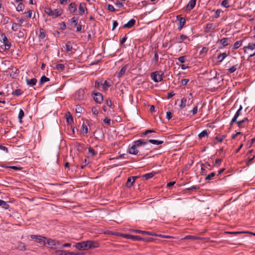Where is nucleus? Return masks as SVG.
Here are the masks:
<instances>
[{"mask_svg":"<svg viewBox=\"0 0 255 255\" xmlns=\"http://www.w3.org/2000/svg\"><path fill=\"white\" fill-rule=\"evenodd\" d=\"M146 141H143L142 139H138L134 141L133 144L128 148V152L131 154L134 155H142L140 154L138 148L147 144Z\"/></svg>","mask_w":255,"mask_h":255,"instance_id":"1","label":"nucleus"},{"mask_svg":"<svg viewBox=\"0 0 255 255\" xmlns=\"http://www.w3.org/2000/svg\"><path fill=\"white\" fill-rule=\"evenodd\" d=\"M98 244L94 241H87L76 243L75 247L79 250H88L90 249L97 248Z\"/></svg>","mask_w":255,"mask_h":255,"instance_id":"2","label":"nucleus"},{"mask_svg":"<svg viewBox=\"0 0 255 255\" xmlns=\"http://www.w3.org/2000/svg\"><path fill=\"white\" fill-rule=\"evenodd\" d=\"M44 11L46 14L52 16V18L57 17L60 16L63 13L62 10H59L58 8L52 9L49 7H46Z\"/></svg>","mask_w":255,"mask_h":255,"instance_id":"3","label":"nucleus"},{"mask_svg":"<svg viewBox=\"0 0 255 255\" xmlns=\"http://www.w3.org/2000/svg\"><path fill=\"white\" fill-rule=\"evenodd\" d=\"M244 51L251 57L255 55V43H249L248 45L244 47Z\"/></svg>","mask_w":255,"mask_h":255,"instance_id":"4","label":"nucleus"},{"mask_svg":"<svg viewBox=\"0 0 255 255\" xmlns=\"http://www.w3.org/2000/svg\"><path fill=\"white\" fill-rule=\"evenodd\" d=\"M163 73L162 71H155L151 73V78L155 82H160L163 80Z\"/></svg>","mask_w":255,"mask_h":255,"instance_id":"5","label":"nucleus"},{"mask_svg":"<svg viewBox=\"0 0 255 255\" xmlns=\"http://www.w3.org/2000/svg\"><path fill=\"white\" fill-rule=\"evenodd\" d=\"M125 237L127 239H131L133 241H151L153 240L152 238H143L139 236H134L129 234H125Z\"/></svg>","mask_w":255,"mask_h":255,"instance_id":"6","label":"nucleus"},{"mask_svg":"<svg viewBox=\"0 0 255 255\" xmlns=\"http://www.w3.org/2000/svg\"><path fill=\"white\" fill-rule=\"evenodd\" d=\"M1 36L2 39L0 40V41L3 43L4 49L5 50L9 49L11 45L10 42L8 41L7 37L5 36L4 33H1Z\"/></svg>","mask_w":255,"mask_h":255,"instance_id":"7","label":"nucleus"},{"mask_svg":"<svg viewBox=\"0 0 255 255\" xmlns=\"http://www.w3.org/2000/svg\"><path fill=\"white\" fill-rule=\"evenodd\" d=\"M75 99L79 101H82L86 98L85 92L84 90L80 89L78 90L75 94Z\"/></svg>","mask_w":255,"mask_h":255,"instance_id":"8","label":"nucleus"},{"mask_svg":"<svg viewBox=\"0 0 255 255\" xmlns=\"http://www.w3.org/2000/svg\"><path fill=\"white\" fill-rule=\"evenodd\" d=\"M8 70H11L12 72L10 73V76L13 79L16 78L19 73V70L14 66H11L8 68Z\"/></svg>","mask_w":255,"mask_h":255,"instance_id":"9","label":"nucleus"},{"mask_svg":"<svg viewBox=\"0 0 255 255\" xmlns=\"http://www.w3.org/2000/svg\"><path fill=\"white\" fill-rule=\"evenodd\" d=\"M93 99L94 101L98 104H101L103 101V97L101 93L96 92L94 93Z\"/></svg>","mask_w":255,"mask_h":255,"instance_id":"10","label":"nucleus"},{"mask_svg":"<svg viewBox=\"0 0 255 255\" xmlns=\"http://www.w3.org/2000/svg\"><path fill=\"white\" fill-rule=\"evenodd\" d=\"M30 238L31 239L35 240L36 242L40 244H43L44 245L45 244V240L46 238L42 237L40 236L31 235L30 236Z\"/></svg>","mask_w":255,"mask_h":255,"instance_id":"11","label":"nucleus"},{"mask_svg":"<svg viewBox=\"0 0 255 255\" xmlns=\"http://www.w3.org/2000/svg\"><path fill=\"white\" fill-rule=\"evenodd\" d=\"M176 39H177V42L180 43H181V42L184 41V43L186 44H189V42L190 41V39L188 38V37L184 34L181 35L180 37H179L178 38H177Z\"/></svg>","mask_w":255,"mask_h":255,"instance_id":"12","label":"nucleus"},{"mask_svg":"<svg viewBox=\"0 0 255 255\" xmlns=\"http://www.w3.org/2000/svg\"><path fill=\"white\" fill-rule=\"evenodd\" d=\"M85 10L87 13L88 8L86 6V3L85 2L80 3L79 6V14L80 15H82L85 12Z\"/></svg>","mask_w":255,"mask_h":255,"instance_id":"13","label":"nucleus"},{"mask_svg":"<svg viewBox=\"0 0 255 255\" xmlns=\"http://www.w3.org/2000/svg\"><path fill=\"white\" fill-rule=\"evenodd\" d=\"M242 64H236L233 65L232 67L227 70V74H230L235 72L237 69H239L241 68Z\"/></svg>","mask_w":255,"mask_h":255,"instance_id":"14","label":"nucleus"},{"mask_svg":"<svg viewBox=\"0 0 255 255\" xmlns=\"http://www.w3.org/2000/svg\"><path fill=\"white\" fill-rule=\"evenodd\" d=\"M46 36V33L45 30L42 28H39V34L38 35V38L39 41L43 40Z\"/></svg>","mask_w":255,"mask_h":255,"instance_id":"15","label":"nucleus"},{"mask_svg":"<svg viewBox=\"0 0 255 255\" xmlns=\"http://www.w3.org/2000/svg\"><path fill=\"white\" fill-rule=\"evenodd\" d=\"M37 80L36 78H32L31 79H29L28 78L26 79V82L28 86L30 87H33L36 85Z\"/></svg>","mask_w":255,"mask_h":255,"instance_id":"16","label":"nucleus"},{"mask_svg":"<svg viewBox=\"0 0 255 255\" xmlns=\"http://www.w3.org/2000/svg\"><path fill=\"white\" fill-rule=\"evenodd\" d=\"M229 41H231L229 38H223L220 40L219 42L222 46L221 48L228 46L229 44L228 42Z\"/></svg>","mask_w":255,"mask_h":255,"instance_id":"17","label":"nucleus"},{"mask_svg":"<svg viewBox=\"0 0 255 255\" xmlns=\"http://www.w3.org/2000/svg\"><path fill=\"white\" fill-rule=\"evenodd\" d=\"M196 0H190L186 6V10H190L193 9L196 4Z\"/></svg>","mask_w":255,"mask_h":255,"instance_id":"18","label":"nucleus"},{"mask_svg":"<svg viewBox=\"0 0 255 255\" xmlns=\"http://www.w3.org/2000/svg\"><path fill=\"white\" fill-rule=\"evenodd\" d=\"M215 28L214 24L212 23H208L206 24V26L204 29V32L206 33H209L211 30Z\"/></svg>","mask_w":255,"mask_h":255,"instance_id":"19","label":"nucleus"},{"mask_svg":"<svg viewBox=\"0 0 255 255\" xmlns=\"http://www.w3.org/2000/svg\"><path fill=\"white\" fill-rule=\"evenodd\" d=\"M135 23V20L133 19H130L128 22L124 25V28H130L134 26Z\"/></svg>","mask_w":255,"mask_h":255,"instance_id":"20","label":"nucleus"},{"mask_svg":"<svg viewBox=\"0 0 255 255\" xmlns=\"http://www.w3.org/2000/svg\"><path fill=\"white\" fill-rule=\"evenodd\" d=\"M47 244L51 248H53L54 247H55V248H56V246L57 244H58V242H56L54 240L48 239L47 240Z\"/></svg>","mask_w":255,"mask_h":255,"instance_id":"21","label":"nucleus"},{"mask_svg":"<svg viewBox=\"0 0 255 255\" xmlns=\"http://www.w3.org/2000/svg\"><path fill=\"white\" fill-rule=\"evenodd\" d=\"M178 17H180L179 20V26L178 27V29L179 30H180L184 26L185 22H186V20H185V18L184 17H180V15H178L177 16V18H178Z\"/></svg>","mask_w":255,"mask_h":255,"instance_id":"22","label":"nucleus"},{"mask_svg":"<svg viewBox=\"0 0 255 255\" xmlns=\"http://www.w3.org/2000/svg\"><path fill=\"white\" fill-rule=\"evenodd\" d=\"M77 9V5L75 2H71L68 6V10L70 13L74 12Z\"/></svg>","mask_w":255,"mask_h":255,"instance_id":"23","label":"nucleus"},{"mask_svg":"<svg viewBox=\"0 0 255 255\" xmlns=\"http://www.w3.org/2000/svg\"><path fill=\"white\" fill-rule=\"evenodd\" d=\"M128 68V65H126L124 66L120 71L118 74V77L121 78L126 73V71Z\"/></svg>","mask_w":255,"mask_h":255,"instance_id":"24","label":"nucleus"},{"mask_svg":"<svg viewBox=\"0 0 255 255\" xmlns=\"http://www.w3.org/2000/svg\"><path fill=\"white\" fill-rule=\"evenodd\" d=\"M135 232L144 234V235L146 234V235H151V236H157V235L156 234L153 233H152L150 232H147V231L136 230H135Z\"/></svg>","mask_w":255,"mask_h":255,"instance_id":"25","label":"nucleus"},{"mask_svg":"<svg viewBox=\"0 0 255 255\" xmlns=\"http://www.w3.org/2000/svg\"><path fill=\"white\" fill-rule=\"evenodd\" d=\"M249 121V119L248 118H245L243 120H242V121H238L237 122V124H238V126L240 128H244L245 127V126L244 125V124H245V123L247 121Z\"/></svg>","mask_w":255,"mask_h":255,"instance_id":"26","label":"nucleus"},{"mask_svg":"<svg viewBox=\"0 0 255 255\" xmlns=\"http://www.w3.org/2000/svg\"><path fill=\"white\" fill-rule=\"evenodd\" d=\"M228 56V54L226 53H220L218 55L217 59L218 60V62L221 63L223 61V60Z\"/></svg>","mask_w":255,"mask_h":255,"instance_id":"27","label":"nucleus"},{"mask_svg":"<svg viewBox=\"0 0 255 255\" xmlns=\"http://www.w3.org/2000/svg\"><path fill=\"white\" fill-rule=\"evenodd\" d=\"M159 61V56L157 51H155L154 53V57L152 60V62L154 64V65H157L158 64Z\"/></svg>","mask_w":255,"mask_h":255,"instance_id":"28","label":"nucleus"},{"mask_svg":"<svg viewBox=\"0 0 255 255\" xmlns=\"http://www.w3.org/2000/svg\"><path fill=\"white\" fill-rule=\"evenodd\" d=\"M66 116L67 123L68 124H72L73 123V119L71 114L69 112H68L67 114H66Z\"/></svg>","mask_w":255,"mask_h":255,"instance_id":"29","label":"nucleus"},{"mask_svg":"<svg viewBox=\"0 0 255 255\" xmlns=\"http://www.w3.org/2000/svg\"><path fill=\"white\" fill-rule=\"evenodd\" d=\"M155 173L153 172L148 173L143 175H142V177L144 180H148L150 178L153 177Z\"/></svg>","mask_w":255,"mask_h":255,"instance_id":"30","label":"nucleus"},{"mask_svg":"<svg viewBox=\"0 0 255 255\" xmlns=\"http://www.w3.org/2000/svg\"><path fill=\"white\" fill-rule=\"evenodd\" d=\"M0 206H1L5 209H8L9 207V205L4 201L0 199Z\"/></svg>","mask_w":255,"mask_h":255,"instance_id":"31","label":"nucleus"},{"mask_svg":"<svg viewBox=\"0 0 255 255\" xmlns=\"http://www.w3.org/2000/svg\"><path fill=\"white\" fill-rule=\"evenodd\" d=\"M54 69L62 71L65 69V65L63 64H57Z\"/></svg>","mask_w":255,"mask_h":255,"instance_id":"32","label":"nucleus"},{"mask_svg":"<svg viewBox=\"0 0 255 255\" xmlns=\"http://www.w3.org/2000/svg\"><path fill=\"white\" fill-rule=\"evenodd\" d=\"M17 249L20 251H24L26 250V247L25 245L21 242H20L17 247Z\"/></svg>","mask_w":255,"mask_h":255,"instance_id":"33","label":"nucleus"},{"mask_svg":"<svg viewBox=\"0 0 255 255\" xmlns=\"http://www.w3.org/2000/svg\"><path fill=\"white\" fill-rule=\"evenodd\" d=\"M243 42V40H239V41H236L233 45V49H237L239 48L242 45Z\"/></svg>","mask_w":255,"mask_h":255,"instance_id":"34","label":"nucleus"},{"mask_svg":"<svg viewBox=\"0 0 255 255\" xmlns=\"http://www.w3.org/2000/svg\"><path fill=\"white\" fill-rule=\"evenodd\" d=\"M227 234H234V235H236V234H244V233H249V234H251L254 236H255V233H252V232H225Z\"/></svg>","mask_w":255,"mask_h":255,"instance_id":"35","label":"nucleus"},{"mask_svg":"<svg viewBox=\"0 0 255 255\" xmlns=\"http://www.w3.org/2000/svg\"><path fill=\"white\" fill-rule=\"evenodd\" d=\"M148 141L153 144H160L163 143V141L162 140H155V139H149Z\"/></svg>","mask_w":255,"mask_h":255,"instance_id":"36","label":"nucleus"},{"mask_svg":"<svg viewBox=\"0 0 255 255\" xmlns=\"http://www.w3.org/2000/svg\"><path fill=\"white\" fill-rule=\"evenodd\" d=\"M49 80V78H47L45 76H42L40 80V84L43 85L44 83L48 82Z\"/></svg>","mask_w":255,"mask_h":255,"instance_id":"37","label":"nucleus"},{"mask_svg":"<svg viewBox=\"0 0 255 255\" xmlns=\"http://www.w3.org/2000/svg\"><path fill=\"white\" fill-rule=\"evenodd\" d=\"M208 136V133L207 130H204L201 131L199 134L198 137L199 138H202V137H204L205 136Z\"/></svg>","mask_w":255,"mask_h":255,"instance_id":"38","label":"nucleus"},{"mask_svg":"<svg viewBox=\"0 0 255 255\" xmlns=\"http://www.w3.org/2000/svg\"><path fill=\"white\" fill-rule=\"evenodd\" d=\"M223 11L221 9H217L215 14L213 15V17L215 18H217L220 17L221 13H223Z\"/></svg>","mask_w":255,"mask_h":255,"instance_id":"39","label":"nucleus"},{"mask_svg":"<svg viewBox=\"0 0 255 255\" xmlns=\"http://www.w3.org/2000/svg\"><path fill=\"white\" fill-rule=\"evenodd\" d=\"M101 85L103 86V89L104 90H107L108 87L111 86V84L107 80H105L103 83H101Z\"/></svg>","mask_w":255,"mask_h":255,"instance_id":"40","label":"nucleus"},{"mask_svg":"<svg viewBox=\"0 0 255 255\" xmlns=\"http://www.w3.org/2000/svg\"><path fill=\"white\" fill-rule=\"evenodd\" d=\"M24 116V113L22 109H20L19 114H18V119L19 120V123H22V119Z\"/></svg>","mask_w":255,"mask_h":255,"instance_id":"41","label":"nucleus"},{"mask_svg":"<svg viewBox=\"0 0 255 255\" xmlns=\"http://www.w3.org/2000/svg\"><path fill=\"white\" fill-rule=\"evenodd\" d=\"M22 93L23 91L21 90L18 89L13 91L12 94L16 96H19L21 95L22 94Z\"/></svg>","mask_w":255,"mask_h":255,"instance_id":"42","label":"nucleus"},{"mask_svg":"<svg viewBox=\"0 0 255 255\" xmlns=\"http://www.w3.org/2000/svg\"><path fill=\"white\" fill-rule=\"evenodd\" d=\"M186 102H187V99L186 98H183L181 100V104L180 105V107L181 108H184L185 107L186 105Z\"/></svg>","mask_w":255,"mask_h":255,"instance_id":"43","label":"nucleus"},{"mask_svg":"<svg viewBox=\"0 0 255 255\" xmlns=\"http://www.w3.org/2000/svg\"><path fill=\"white\" fill-rule=\"evenodd\" d=\"M24 8V5L22 2H20L16 7L17 11H22Z\"/></svg>","mask_w":255,"mask_h":255,"instance_id":"44","label":"nucleus"},{"mask_svg":"<svg viewBox=\"0 0 255 255\" xmlns=\"http://www.w3.org/2000/svg\"><path fill=\"white\" fill-rule=\"evenodd\" d=\"M84 111V109L80 105H77L75 111L77 113L81 114Z\"/></svg>","mask_w":255,"mask_h":255,"instance_id":"45","label":"nucleus"},{"mask_svg":"<svg viewBox=\"0 0 255 255\" xmlns=\"http://www.w3.org/2000/svg\"><path fill=\"white\" fill-rule=\"evenodd\" d=\"M65 46H66V50L68 52L71 51L73 49L72 45L71 43H70V42H69V41L66 43Z\"/></svg>","mask_w":255,"mask_h":255,"instance_id":"46","label":"nucleus"},{"mask_svg":"<svg viewBox=\"0 0 255 255\" xmlns=\"http://www.w3.org/2000/svg\"><path fill=\"white\" fill-rule=\"evenodd\" d=\"M71 24H73L74 27L76 26L78 24V18L76 17H73L71 19Z\"/></svg>","mask_w":255,"mask_h":255,"instance_id":"47","label":"nucleus"},{"mask_svg":"<svg viewBox=\"0 0 255 255\" xmlns=\"http://www.w3.org/2000/svg\"><path fill=\"white\" fill-rule=\"evenodd\" d=\"M215 175L216 174L215 172H212L206 177L205 180L209 181L211 180L212 178L215 176Z\"/></svg>","mask_w":255,"mask_h":255,"instance_id":"48","label":"nucleus"},{"mask_svg":"<svg viewBox=\"0 0 255 255\" xmlns=\"http://www.w3.org/2000/svg\"><path fill=\"white\" fill-rule=\"evenodd\" d=\"M17 26H20V24H17L13 22L11 27V29L14 31H16L18 30Z\"/></svg>","mask_w":255,"mask_h":255,"instance_id":"49","label":"nucleus"},{"mask_svg":"<svg viewBox=\"0 0 255 255\" xmlns=\"http://www.w3.org/2000/svg\"><path fill=\"white\" fill-rule=\"evenodd\" d=\"M133 183H132L131 177H128L126 184V186L127 187H130L133 185Z\"/></svg>","mask_w":255,"mask_h":255,"instance_id":"50","label":"nucleus"},{"mask_svg":"<svg viewBox=\"0 0 255 255\" xmlns=\"http://www.w3.org/2000/svg\"><path fill=\"white\" fill-rule=\"evenodd\" d=\"M221 5L228 8L230 6L228 0H224L221 3Z\"/></svg>","mask_w":255,"mask_h":255,"instance_id":"51","label":"nucleus"},{"mask_svg":"<svg viewBox=\"0 0 255 255\" xmlns=\"http://www.w3.org/2000/svg\"><path fill=\"white\" fill-rule=\"evenodd\" d=\"M225 137V135H218L215 138L217 140H218V142H222L223 141Z\"/></svg>","mask_w":255,"mask_h":255,"instance_id":"52","label":"nucleus"},{"mask_svg":"<svg viewBox=\"0 0 255 255\" xmlns=\"http://www.w3.org/2000/svg\"><path fill=\"white\" fill-rule=\"evenodd\" d=\"M184 239H185V240H188V239L197 240V239H199V238L196 237V236H194L188 235V236H186L184 238Z\"/></svg>","mask_w":255,"mask_h":255,"instance_id":"53","label":"nucleus"},{"mask_svg":"<svg viewBox=\"0 0 255 255\" xmlns=\"http://www.w3.org/2000/svg\"><path fill=\"white\" fill-rule=\"evenodd\" d=\"M242 109H243V107L241 105L240 107V108L237 111V112L236 113V114H235V115L234 116L235 117H236V118H238L239 117V116L241 115V111H242Z\"/></svg>","mask_w":255,"mask_h":255,"instance_id":"54","label":"nucleus"},{"mask_svg":"<svg viewBox=\"0 0 255 255\" xmlns=\"http://www.w3.org/2000/svg\"><path fill=\"white\" fill-rule=\"evenodd\" d=\"M82 131L85 133H87L88 131V128L85 124L82 125Z\"/></svg>","mask_w":255,"mask_h":255,"instance_id":"55","label":"nucleus"},{"mask_svg":"<svg viewBox=\"0 0 255 255\" xmlns=\"http://www.w3.org/2000/svg\"><path fill=\"white\" fill-rule=\"evenodd\" d=\"M111 119L110 118H108L107 117H106V118H105L103 120V122L107 124L108 126H111Z\"/></svg>","mask_w":255,"mask_h":255,"instance_id":"56","label":"nucleus"},{"mask_svg":"<svg viewBox=\"0 0 255 255\" xmlns=\"http://www.w3.org/2000/svg\"><path fill=\"white\" fill-rule=\"evenodd\" d=\"M89 152L92 154L93 156H95L96 154V152L95 150L92 147H89L88 148Z\"/></svg>","mask_w":255,"mask_h":255,"instance_id":"57","label":"nucleus"},{"mask_svg":"<svg viewBox=\"0 0 255 255\" xmlns=\"http://www.w3.org/2000/svg\"><path fill=\"white\" fill-rule=\"evenodd\" d=\"M66 255H84V254L82 253H75L74 252H70L68 251Z\"/></svg>","mask_w":255,"mask_h":255,"instance_id":"58","label":"nucleus"},{"mask_svg":"<svg viewBox=\"0 0 255 255\" xmlns=\"http://www.w3.org/2000/svg\"><path fill=\"white\" fill-rule=\"evenodd\" d=\"M199 189V187L198 186H192L191 187L186 188V190H196Z\"/></svg>","mask_w":255,"mask_h":255,"instance_id":"59","label":"nucleus"},{"mask_svg":"<svg viewBox=\"0 0 255 255\" xmlns=\"http://www.w3.org/2000/svg\"><path fill=\"white\" fill-rule=\"evenodd\" d=\"M222 161V159L221 158H218L216 159L215 161V162L213 164V166H215V165H220Z\"/></svg>","mask_w":255,"mask_h":255,"instance_id":"60","label":"nucleus"},{"mask_svg":"<svg viewBox=\"0 0 255 255\" xmlns=\"http://www.w3.org/2000/svg\"><path fill=\"white\" fill-rule=\"evenodd\" d=\"M108 9L111 11H115L116 10L115 7H114L113 5H112V4H108Z\"/></svg>","mask_w":255,"mask_h":255,"instance_id":"61","label":"nucleus"},{"mask_svg":"<svg viewBox=\"0 0 255 255\" xmlns=\"http://www.w3.org/2000/svg\"><path fill=\"white\" fill-rule=\"evenodd\" d=\"M237 119L238 118H236V117H234L232 119V120H231V123H230V126H232L235 123H236L237 124V122L238 121H237Z\"/></svg>","mask_w":255,"mask_h":255,"instance_id":"62","label":"nucleus"},{"mask_svg":"<svg viewBox=\"0 0 255 255\" xmlns=\"http://www.w3.org/2000/svg\"><path fill=\"white\" fill-rule=\"evenodd\" d=\"M197 112H198V106H197V105H196V106H195V107L193 108V109L191 111V112H192L193 115H194L197 114Z\"/></svg>","mask_w":255,"mask_h":255,"instance_id":"63","label":"nucleus"},{"mask_svg":"<svg viewBox=\"0 0 255 255\" xmlns=\"http://www.w3.org/2000/svg\"><path fill=\"white\" fill-rule=\"evenodd\" d=\"M178 60L181 63H183L185 62V56H180L178 58Z\"/></svg>","mask_w":255,"mask_h":255,"instance_id":"64","label":"nucleus"}]
</instances>
